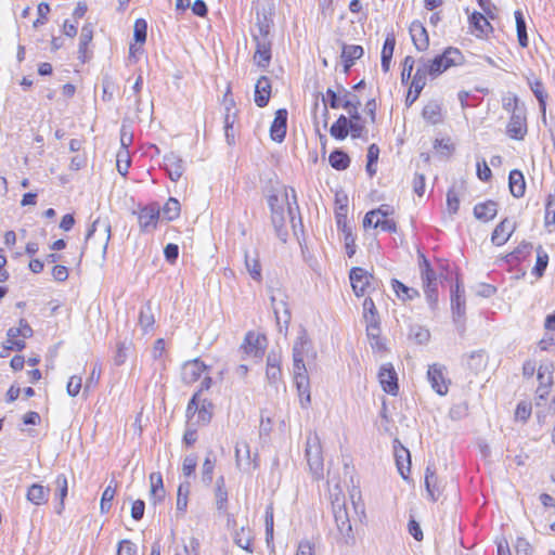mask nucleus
I'll return each mask as SVG.
<instances>
[{
  "mask_svg": "<svg viewBox=\"0 0 555 555\" xmlns=\"http://www.w3.org/2000/svg\"><path fill=\"white\" fill-rule=\"evenodd\" d=\"M180 209L179 201L170 197L163 207V216L167 220L172 221L180 216Z\"/></svg>",
  "mask_w": 555,
  "mask_h": 555,
  "instance_id": "obj_49",
  "label": "nucleus"
},
{
  "mask_svg": "<svg viewBox=\"0 0 555 555\" xmlns=\"http://www.w3.org/2000/svg\"><path fill=\"white\" fill-rule=\"evenodd\" d=\"M190 489L191 485L189 481L181 482L178 487L177 509L180 512L186 511Z\"/></svg>",
  "mask_w": 555,
  "mask_h": 555,
  "instance_id": "obj_46",
  "label": "nucleus"
},
{
  "mask_svg": "<svg viewBox=\"0 0 555 555\" xmlns=\"http://www.w3.org/2000/svg\"><path fill=\"white\" fill-rule=\"evenodd\" d=\"M515 20H516V29H517V38L519 46L521 48L528 47V35H527V27H526V21L521 13V11L517 10L515 12Z\"/></svg>",
  "mask_w": 555,
  "mask_h": 555,
  "instance_id": "obj_44",
  "label": "nucleus"
},
{
  "mask_svg": "<svg viewBox=\"0 0 555 555\" xmlns=\"http://www.w3.org/2000/svg\"><path fill=\"white\" fill-rule=\"evenodd\" d=\"M216 466V460L212 457V452H208L201 472V478L203 483L210 486L212 482L214 470Z\"/></svg>",
  "mask_w": 555,
  "mask_h": 555,
  "instance_id": "obj_40",
  "label": "nucleus"
},
{
  "mask_svg": "<svg viewBox=\"0 0 555 555\" xmlns=\"http://www.w3.org/2000/svg\"><path fill=\"white\" fill-rule=\"evenodd\" d=\"M527 133L526 118L522 114L514 112L507 125V134L515 140L524 139Z\"/></svg>",
  "mask_w": 555,
  "mask_h": 555,
  "instance_id": "obj_21",
  "label": "nucleus"
},
{
  "mask_svg": "<svg viewBox=\"0 0 555 555\" xmlns=\"http://www.w3.org/2000/svg\"><path fill=\"white\" fill-rule=\"evenodd\" d=\"M116 490L111 485L105 488V490L102 493L101 499V511L102 513H106L109 511L112 506V501L115 496Z\"/></svg>",
  "mask_w": 555,
  "mask_h": 555,
  "instance_id": "obj_60",
  "label": "nucleus"
},
{
  "mask_svg": "<svg viewBox=\"0 0 555 555\" xmlns=\"http://www.w3.org/2000/svg\"><path fill=\"white\" fill-rule=\"evenodd\" d=\"M100 225L103 227V230L106 234L105 244H104V251H105L107 248L108 241L111 238V224L108 222H106V221L102 222L100 219L94 220L86 234V242H88L93 236L94 232L96 231L98 227H100Z\"/></svg>",
  "mask_w": 555,
  "mask_h": 555,
  "instance_id": "obj_52",
  "label": "nucleus"
},
{
  "mask_svg": "<svg viewBox=\"0 0 555 555\" xmlns=\"http://www.w3.org/2000/svg\"><path fill=\"white\" fill-rule=\"evenodd\" d=\"M287 111L280 108L275 112V117L270 127V137L274 142L281 143L284 141L287 129Z\"/></svg>",
  "mask_w": 555,
  "mask_h": 555,
  "instance_id": "obj_15",
  "label": "nucleus"
},
{
  "mask_svg": "<svg viewBox=\"0 0 555 555\" xmlns=\"http://www.w3.org/2000/svg\"><path fill=\"white\" fill-rule=\"evenodd\" d=\"M529 85H530L531 91L533 92L534 96L539 101L540 109H541V113H542V120H543V122H546V116H545V113H546V102H545L546 93L544 91L543 83L540 80H534L533 82H530Z\"/></svg>",
  "mask_w": 555,
  "mask_h": 555,
  "instance_id": "obj_39",
  "label": "nucleus"
},
{
  "mask_svg": "<svg viewBox=\"0 0 555 555\" xmlns=\"http://www.w3.org/2000/svg\"><path fill=\"white\" fill-rule=\"evenodd\" d=\"M197 466V457L194 454L186 455L183 460L182 472L184 476L190 477L194 475Z\"/></svg>",
  "mask_w": 555,
  "mask_h": 555,
  "instance_id": "obj_62",
  "label": "nucleus"
},
{
  "mask_svg": "<svg viewBox=\"0 0 555 555\" xmlns=\"http://www.w3.org/2000/svg\"><path fill=\"white\" fill-rule=\"evenodd\" d=\"M206 371V364L199 359H194L183 364L181 370V378L184 384L191 385L197 382Z\"/></svg>",
  "mask_w": 555,
  "mask_h": 555,
  "instance_id": "obj_13",
  "label": "nucleus"
},
{
  "mask_svg": "<svg viewBox=\"0 0 555 555\" xmlns=\"http://www.w3.org/2000/svg\"><path fill=\"white\" fill-rule=\"evenodd\" d=\"M328 163L336 170H345L350 165V157L344 151L335 150L330 154Z\"/></svg>",
  "mask_w": 555,
  "mask_h": 555,
  "instance_id": "obj_37",
  "label": "nucleus"
},
{
  "mask_svg": "<svg viewBox=\"0 0 555 555\" xmlns=\"http://www.w3.org/2000/svg\"><path fill=\"white\" fill-rule=\"evenodd\" d=\"M138 219L142 231L154 230L159 219V209L152 205L145 206L139 211Z\"/></svg>",
  "mask_w": 555,
  "mask_h": 555,
  "instance_id": "obj_16",
  "label": "nucleus"
},
{
  "mask_svg": "<svg viewBox=\"0 0 555 555\" xmlns=\"http://www.w3.org/2000/svg\"><path fill=\"white\" fill-rule=\"evenodd\" d=\"M508 186H509L511 194L514 197L520 198L525 195L526 181H525L524 175L520 170L514 169L509 172Z\"/></svg>",
  "mask_w": 555,
  "mask_h": 555,
  "instance_id": "obj_26",
  "label": "nucleus"
},
{
  "mask_svg": "<svg viewBox=\"0 0 555 555\" xmlns=\"http://www.w3.org/2000/svg\"><path fill=\"white\" fill-rule=\"evenodd\" d=\"M330 133L336 140H344L349 133V119L345 115H340L332 125Z\"/></svg>",
  "mask_w": 555,
  "mask_h": 555,
  "instance_id": "obj_35",
  "label": "nucleus"
},
{
  "mask_svg": "<svg viewBox=\"0 0 555 555\" xmlns=\"http://www.w3.org/2000/svg\"><path fill=\"white\" fill-rule=\"evenodd\" d=\"M117 555H137V546L129 540H122L118 543Z\"/></svg>",
  "mask_w": 555,
  "mask_h": 555,
  "instance_id": "obj_64",
  "label": "nucleus"
},
{
  "mask_svg": "<svg viewBox=\"0 0 555 555\" xmlns=\"http://www.w3.org/2000/svg\"><path fill=\"white\" fill-rule=\"evenodd\" d=\"M395 457L399 473L404 479H406L408 476L405 474V470L408 473L410 472L411 464L409 450L401 444L399 446V448L395 447Z\"/></svg>",
  "mask_w": 555,
  "mask_h": 555,
  "instance_id": "obj_32",
  "label": "nucleus"
},
{
  "mask_svg": "<svg viewBox=\"0 0 555 555\" xmlns=\"http://www.w3.org/2000/svg\"><path fill=\"white\" fill-rule=\"evenodd\" d=\"M425 85L421 83L420 79L417 81L412 79L410 89L405 98V105L408 107H410L418 99Z\"/></svg>",
  "mask_w": 555,
  "mask_h": 555,
  "instance_id": "obj_54",
  "label": "nucleus"
},
{
  "mask_svg": "<svg viewBox=\"0 0 555 555\" xmlns=\"http://www.w3.org/2000/svg\"><path fill=\"white\" fill-rule=\"evenodd\" d=\"M463 55L456 48L449 47L443 53L436 55L431 60H426L429 68V77L433 79L441 75L443 72L452 66H457L463 63Z\"/></svg>",
  "mask_w": 555,
  "mask_h": 555,
  "instance_id": "obj_2",
  "label": "nucleus"
},
{
  "mask_svg": "<svg viewBox=\"0 0 555 555\" xmlns=\"http://www.w3.org/2000/svg\"><path fill=\"white\" fill-rule=\"evenodd\" d=\"M451 309L454 315L462 317L465 312L464 291L456 284L451 291Z\"/></svg>",
  "mask_w": 555,
  "mask_h": 555,
  "instance_id": "obj_34",
  "label": "nucleus"
},
{
  "mask_svg": "<svg viewBox=\"0 0 555 555\" xmlns=\"http://www.w3.org/2000/svg\"><path fill=\"white\" fill-rule=\"evenodd\" d=\"M306 457L309 469L315 479L323 477L324 463L320 438L310 434L306 441Z\"/></svg>",
  "mask_w": 555,
  "mask_h": 555,
  "instance_id": "obj_4",
  "label": "nucleus"
},
{
  "mask_svg": "<svg viewBox=\"0 0 555 555\" xmlns=\"http://www.w3.org/2000/svg\"><path fill=\"white\" fill-rule=\"evenodd\" d=\"M498 214V204L494 201L479 203L474 207V215L478 220H492Z\"/></svg>",
  "mask_w": 555,
  "mask_h": 555,
  "instance_id": "obj_29",
  "label": "nucleus"
},
{
  "mask_svg": "<svg viewBox=\"0 0 555 555\" xmlns=\"http://www.w3.org/2000/svg\"><path fill=\"white\" fill-rule=\"evenodd\" d=\"M338 491L334 494V499L332 500V512L334 516V520H362L365 517L364 507L360 502H356L352 498V511L350 512L347 508L346 500L341 494V490L338 486L335 487Z\"/></svg>",
  "mask_w": 555,
  "mask_h": 555,
  "instance_id": "obj_3",
  "label": "nucleus"
},
{
  "mask_svg": "<svg viewBox=\"0 0 555 555\" xmlns=\"http://www.w3.org/2000/svg\"><path fill=\"white\" fill-rule=\"evenodd\" d=\"M147 23L143 18H138L134 23L133 36L137 42L144 43L146 40Z\"/></svg>",
  "mask_w": 555,
  "mask_h": 555,
  "instance_id": "obj_59",
  "label": "nucleus"
},
{
  "mask_svg": "<svg viewBox=\"0 0 555 555\" xmlns=\"http://www.w3.org/2000/svg\"><path fill=\"white\" fill-rule=\"evenodd\" d=\"M271 304L280 331H282V324L287 328L291 322V311L287 304L282 299L278 300L275 296H271Z\"/></svg>",
  "mask_w": 555,
  "mask_h": 555,
  "instance_id": "obj_23",
  "label": "nucleus"
},
{
  "mask_svg": "<svg viewBox=\"0 0 555 555\" xmlns=\"http://www.w3.org/2000/svg\"><path fill=\"white\" fill-rule=\"evenodd\" d=\"M155 323L154 314L152 311L151 302H146L140 310L139 324L143 332H150Z\"/></svg>",
  "mask_w": 555,
  "mask_h": 555,
  "instance_id": "obj_38",
  "label": "nucleus"
},
{
  "mask_svg": "<svg viewBox=\"0 0 555 555\" xmlns=\"http://www.w3.org/2000/svg\"><path fill=\"white\" fill-rule=\"evenodd\" d=\"M311 347V341L306 333L302 331L293 346V361H294V372H305L307 371L304 358L309 352Z\"/></svg>",
  "mask_w": 555,
  "mask_h": 555,
  "instance_id": "obj_9",
  "label": "nucleus"
},
{
  "mask_svg": "<svg viewBox=\"0 0 555 555\" xmlns=\"http://www.w3.org/2000/svg\"><path fill=\"white\" fill-rule=\"evenodd\" d=\"M340 232L344 235L346 254L349 258H351L356 254V236L353 235L351 228Z\"/></svg>",
  "mask_w": 555,
  "mask_h": 555,
  "instance_id": "obj_57",
  "label": "nucleus"
},
{
  "mask_svg": "<svg viewBox=\"0 0 555 555\" xmlns=\"http://www.w3.org/2000/svg\"><path fill=\"white\" fill-rule=\"evenodd\" d=\"M427 76H429V68L426 60L422 57L418 60V65L412 79L416 81L420 79L421 83L426 86Z\"/></svg>",
  "mask_w": 555,
  "mask_h": 555,
  "instance_id": "obj_61",
  "label": "nucleus"
},
{
  "mask_svg": "<svg viewBox=\"0 0 555 555\" xmlns=\"http://www.w3.org/2000/svg\"><path fill=\"white\" fill-rule=\"evenodd\" d=\"M93 38V26L91 23H88L82 26L80 37H79V48L78 54L79 59L85 63L87 61V47L92 41Z\"/></svg>",
  "mask_w": 555,
  "mask_h": 555,
  "instance_id": "obj_33",
  "label": "nucleus"
},
{
  "mask_svg": "<svg viewBox=\"0 0 555 555\" xmlns=\"http://www.w3.org/2000/svg\"><path fill=\"white\" fill-rule=\"evenodd\" d=\"M214 405L210 401L204 399L197 412V424L206 425L211 421Z\"/></svg>",
  "mask_w": 555,
  "mask_h": 555,
  "instance_id": "obj_48",
  "label": "nucleus"
},
{
  "mask_svg": "<svg viewBox=\"0 0 555 555\" xmlns=\"http://www.w3.org/2000/svg\"><path fill=\"white\" fill-rule=\"evenodd\" d=\"M245 266L248 273L255 281H261V266L257 257H250L248 254H245Z\"/></svg>",
  "mask_w": 555,
  "mask_h": 555,
  "instance_id": "obj_50",
  "label": "nucleus"
},
{
  "mask_svg": "<svg viewBox=\"0 0 555 555\" xmlns=\"http://www.w3.org/2000/svg\"><path fill=\"white\" fill-rule=\"evenodd\" d=\"M130 164L131 160L128 150H119L116 156V167L121 176H126L128 173Z\"/></svg>",
  "mask_w": 555,
  "mask_h": 555,
  "instance_id": "obj_53",
  "label": "nucleus"
},
{
  "mask_svg": "<svg viewBox=\"0 0 555 555\" xmlns=\"http://www.w3.org/2000/svg\"><path fill=\"white\" fill-rule=\"evenodd\" d=\"M274 4L272 0H259L256 8V36L270 37L273 25Z\"/></svg>",
  "mask_w": 555,
  "mask_h": 555,
  "instance_id": "obj_5",
  "label": "nucleus"
},
{
  "mask_svg": "<svg viewBox=\"0 0 555 555\" xmlns=\"http://www.w3.org/2000/svg\"><path fill=\"white\" fill-rule=\"evenodd\" d=\"M469 23L475 27L479 35L487 36L490 31H492L491 24L482 13L474 12L469 16Z\"/></svg>",
  "mask_w": 555,
  "mask_h": 555,
  "instance_id": "obj_36",
  "label": "nucleus"
},
{
  "mask_svg": "<svg viewBox=\"0 0 555 555\" xmlns=\"http://www.w3.org/2000/svg\"><path fill=\"white\" fill-rule=\"evenodd\" d=\"M215 498H216L217 508L219 511L223 509L228 502V491L225 489V480H224L223 476H220L217 478L216 489H215Z\"/></svg>",
  "mask_w": 555,
  "mask_h": 555,
  "instance_id": "obj_45",
  "label": "nucleus"
},
{
  "mask_svg": "<svg viewBox=\"0 0 555 555\" xmlns=\"http://www.w3.org/2000/svg\"><path fill=\"white\" fill-rule=\"evenodd\" d=\"M553 374H554V364L550 361L543 362L540 364L538 369V380L539 386L537 389V398L540 400H545L548 396L551 388L553 386Z\"/></svg>",
  "mask_w": 555,
  "mask_h": 555,
  "instance_id": "obj_7",
  "label": "nucleus"
},
{
  "mask_svg": "<svg viewBox=\"0 0 555 555\" xmlns=\"http://www.w3.org/2000/svg\"><path fill=\"white\" fill-rule=\"evenodd\" d=\"M427 378L431 388L440 396L448 393L450 382L446 378V366L434 363L428 366Z\"/></svg>",
  "mask_w": 555,
  "mask_h": 555,
  "instance_id": "obj_8",
  "label": "nucleus"
},
{
  "mask_svg": "<svg viewBox=\"0 0 555 555\" xmlns=\"http://www.w3.org/2000/svg\"><path fill=\"white\" fill-rule=\"evenodd\" d=\"M364 51L361 46L358 44H344L341 59L344 61L345 72L347 73L350 67L363 55Z\"/></svg>",
  "mask_w": 555,
  "mask_h": 555,
  "instance_id": "obj_27",
  "label": "nucleus"
},
{
  "mask_svg": "<svg viewBox=\"0 0 555 555\" xmlns=\"http://www.w3.org/2000/svg\"><path fill=\"white\" fill-rule=\"evenodd\" d=\"M409 335L418 344H426L430 338L429 331L420 325L411 326Z\"/></svg>",
  "mask_w": 555,
  "mask_h": 555,
  "instance_id": "obj_58",
  "label": "nucleus"
},
{
  "mask_svg": "<svg viewBox=\"0 0 555 555\" xmlns=\"http://www.w3.org/2000/svg\"><path fill=\"white\" fill-rule=\"evenodd\" d=\"M378 380L385 392L392 396L398 393V377L391 363H385L380 366L378 372Z\"/></svg>",
  "mask_w": 555,
  "mask_h": 555,
  "instance_id": "obj_12",
  "label": "nucleus"
},
{
  "mask_svg": "<svg viewBox=\"0 0 555 555\" xmlns=\"http://www.w3.org/2000/svg\"><path fill=\"white\" fill-rule=\"evenodd\" d=\"M412 41L418 51L427 50L429 46V37L423 23L414 21L409 28Z\"/></svg>",
  "mask_w": 555,
  "mask_h": 555,
  "instance_id": "obj_18",
  "label": "nucleus"
},
{
  "mask_svg": "<svg viewBox=\"0 0 555 555\" xmlns=\"http://www.w3.org/2000/svg\"><path fill=\"white\" fill-rule=\"evenodd\" d=\"M373 276L367 273L366 270L360 267H354L351 269L349 279L352 286V289L356 296H363L370 286V280Z\"/></svg>",
  "mask_w": 555,
  "mask_h": 555,
  "instance_id": "obj_14",
  "label": "nucleus"
},
{
  "mask_svg": "<svg viewBox=\"0 0 555 555\" xmlns=\"http://www.w3.org/2000/svg\"><path fill=\"white\" fill-rule=\"evenodd\" d=\"M268 205L271 210V221L275 233L282 242H286L288 232L286 230L285 207H287V215L294 229L296 228L295 211H299L295 189L283 185L272 190L268 195Z\"/></svg>",
  "mask_w": 555,
  "mask_h": 555,
  "instance_id": "obj_1",
  "label": "nucleus"
},
{
  "mask_svg": "<svg viewBox=\"0 0 555 555\" xmlns=\"http://www.w3.org/2000/svg\"><path fill=\"white\" fill-rule=\"evenodd\" d=\"M233 539L237 546L245 551L253 552L251 542L254 540V532L248 522L243 525L240 529L234 530Z\"/></svg>",
  "mask_w": 555,
  "mask_h": 555,
  "instance_id": "obj_25",
  "label": "nucleus"
},
{
  "mask_svg": "<svg viewBox=\"0 0 555 555\" xmlns=\"http://www.w3.org/2000/svg\"><path fill=\"white\" fill-rule=\"evenodd\" d=\"M548 263V255L543 250L542 246L537 248V262L532 270V273L538 278L544 274V271Z\"/></svg>",
  "mask_w": 555,
  "mask_h": 555,
  "instance_id": "obj_51",
  "label": "nucleus"
},
{
  "mask_svg": "<svg viewBox=\"0 0 555 555\" xmlns=\"http://www.w3.org/2000/svg\"><path fill=\"white\" fill-rule=\"evenodd\" d=\"M50 489L40 485L34 483L27 490V500L35 505H41L48 502Z\"/></svg>",
  "mask_w": 555,
  "mask_h": 555,
  "instance_id": "obj_30",
  "label": "nucleus"
},
{
  "mask_svg": "<svg viewBox=\"0 0 555 555\" xmlns=\"http://www.w3.org/2000/svg\"><path fill=\"white\" fill-rule=\"evenodd\" d=\"M335 525L338 539L343 540L345 543L353 541L352 522H335Z\"/></svg>",
  "mask_w": 555,
  "mask_h": 555,
  "instance_id": "obj_56",
  "label": "nucleus"
},
{
  "mask_svg": "<svg viewBox=\"0 0 555 555\" xmlns=\"http://www.w3.org/2000/svg\"><path fill=\"white\" fill-rule=\"evenodd\" d=\"M162 167L173 182H177L185 171L184 160L175 152H169L164 156Z\"/></svg>",
  "mask_w": 555,
  "mask_h": 555,
  "instance_id": "obj_11",
  "label": "nucleus"
},
{
  "mask_svg": "<svg viewBox=\"0 0 555 555\" xmlns=\"http://www.w3.org/2000/svg\"><path fill=\"white\" fill-rule=\"evenodd\" d=\"M339 89L344 91L341 106L348 111L350 119L361 120V115L358 111L361 104L359 98L352 94L350 91L345 90L343 87H339Z\"/></svg>",
  "mask_w": 555,
  "mask_h": 555,
  "instance_id": "obj_28",
  "label": "nucleus"
},
{
  "mask_svg": "<svg viewBox=\"0 0 555 555\" xmlns=\"http://www.w3.org/2000/svg\"><path fill=\"white\" fill-rule=\"evenodd\" d=\"M533 246L531 243L521 242L509 255H507L508 262H519L525 260L532 250Z\"/></svg>",
  "mask_w": 555,
  "mask_h": 555,
  "instance_id": "obj_41",
  "label": "nucleus"
},
{
  "mask_svg": "<svg viewBox=\"0 0 555 555\" xmlns=\"http://www.w3.org/2000/svg\"><path fill=\"white\" fill-rule=\"evenodd\" d=\"M396 46V38L393 34H388L386 36L383 49H382V69L384 73H387L390 69L391 59L393 54Z\"/></svg>",
  "mask_w": 555,
  "mask_h": 555,
  "instance_id": "obj_31",
  "label": "nucleus"
},
{
  "mask_svg": "<svg viewBox=\"0 0 555 555\" xmlns=\"http://www.w3.org/2000/svg\"><path fill=\"white\" fill-rule=\"evenodd\" d=\"M555 225V195H550L545 207V225Z\"/></svg>",
  "mask_w": 555,
  "mask_h": 555,
  "instance_id": "obj_63",
  "label": "nucleus"
},
{
  "mask_svg": "<svg viewBox=\"0 0 555 555\" xmlns=\"http://www.w3.org/2000/svg\"><path fill=\"white\" fill-rule=\"evenodd\" d=\"M266 337L254 332L245 336L243 348L247 354L260 358L264 351Z\"/></svg>",
  "mask_w": 555,
  "mask_h": 555,
  "instance_id": "obj_17",
  "label": "nucleus"
},
{
  "mask_svg": "<svg viewBox=\"0 0 555 555\" xmlns=\"http://www.w3.org/2000/svg\"><path fill=\"white\" fill-rule=\"evenodd\" d=\"M253 40L256 43V51L254 54V61L255 63L262 68H266L269 66L271 61V48H272V41L270 37H263V36H256L253 35Z\"/></svg>",
  "mask_w": 555,
  "mask_h": 555,
  "instance_id": "obj_10",
  "label": "nucleus"
},
{
  "mask_svg": "<svg viewBox=\"0 0 555 555\" xmlns=\"http://www.w3.org/2000/svg\"><path fill=\"white\" fill-rule=\"evenodd\" d=\"M294 378L299 396L300 405L302 408H307L311 402L310 384L307 371L294 372Z\"/></svg>",
  "mask_w": 555,
  "mask_h": 555,
  "instance_id": "obj_19",
  "label": "nucleus"
},
{
  "mask_svg": "<svg viewBox=\"0 0 555 555\" xmlns=\"http://www.w3.org/2000/svg\"><path fill=\"white\" fill-rule=\"evenodd\" d=\"M323 103H324V116L326 117L328 115L327 106H326V100L328 101V104L332 108H338L343 104V98L340 99L336 91L328 88L326 90V98L323 96Z\"/></svg>",
  "mask_w": 555,
  "mask_h": 555,
  "instance_id": "obj_55",
  "label": "nucleus"
},
{
  "mask_svg": "<svg viewBox=\"0 0 555 555\" xmlns=\"http://www.w3.org/2000/svg\"><path fill=\"white\" fill-rule=\"evenodd\" d=\"M271 95V83L268 77L262 76L255 86V103L259 107H264Z\"/></svg>",
  "mask_w": 555,
  "mask_h": 555,
  "instance_id": "obj_22",
  "label": "nucleus"
},
{
  "mask_svg": "<svg viewBox=\"0 0 555 555\" xmlns=\"http://www.w3.org/2000/svg\"><path fill=\"white\" fill-rule=\"evenodd\" d=\"M166 490L164 488L163 476L160 473L150 475V502L156 506L165 500Z\"/></svg>",
  "mask_w": 555,
  "mask_h": 555,
  "instance_id": "obj_20",
  "label": "nucleus"
},
{
  "mask_svg": "<svg viewBox=\"0 0 555 555\" xmlns=\"http://www.w3.org/2000/svg\"><path fill=\"white\" fill-rule=\"evenodd\" d=\"M33 336V328L26 320L21 319L17 327H10L7 333L4 348L21 351L25 348V339Z\"/></svg>",
  "mask_w": 555,
  "mask_h": 555,
  "instance_id": "obj_6",
  "label": "nucleus"
},
{
  "mask_svg": "<svg viewBox=\"0 0 555 555\" xmlns=\"http://www.w3.org/2000/svg\"><path fill=\"white\" fill-rule=\"evenodd\" d=\"M425 486L433 500H436L437 475L434 465H428L425 473Z\"/></svg>",
  "mask_w": 555,
  "mask_h": 555,
  "instance_id": "obj_47",
  "label": "nucleus"
},
{
  "mask_svg": "<svg viewBox=\"0 0 555 555\" xmlns=\"http://www.w3.org/2000/svg\"><path fill=\"white\" fill-rule=\"evenodd\" d=\"M392 288L397 296L402 300H412L413 298L417 297L420 294L415 288L408 287L400 281L393 279L391 281Z\"/></svg>",
  "mask_w": 555,
  "mask_h": 555,
  "instance_id": "obj_43",
  "label": "nucleus"
},
{
  "mask_svg": "<svg viewBox=\"0 0 555 555\" xmlns=\"http://www.w3.org/2000/svg\"><path fill=\"white\" fill-rule=\"evenodd\" d=\"M514 231V225L508 219L502 220L494 229L491 235V241L496 246L504 245L511 237Z\"/></svg>",
  "mask_w": 555,
  "mask_h": 555,
  "instance_id": "obj_24",
  "label": "nucleus"
},
{
  "mask_svg": "<svg viewBox=\"0 0 555 555\" xmlns=\"http://www.w3.org/2000/svg\"><path fill=\"white\" fill-rule=\"evenodd\" d=\"M422 115L425 120L436 125L441 120V107L437 102H430L424 106Z\"/></svg>",
  "mask_w": 555,
  "mask_h": 555,
  "instance_id": "obj_42",
  "label": "nucleus"
}]
</instances>
